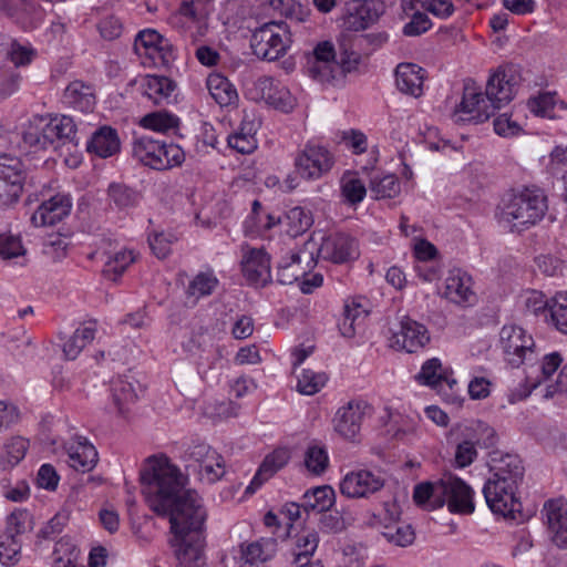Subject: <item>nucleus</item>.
Segmentation results:
<instances>
[{
	"mask_svg": "<svg viewBox=\"0 0 567 567\" xmlns=\"http://www.w3.org/2000/svg\"><path fill=\"white\" fill-rule=\"evenodd\" d=\"M142 492L153 512L168 517L169 540L176 567H205L206 509L195 491L185 489L187 477L166 456L148 458L141 474Z\"/></svg>",
	"mask_w": 567,
	"mask_h": 567,
	"instance_id": "f257e3e1",
	"label": "nucleus"
},
{
	"mask_svg": "<svg viewBox=\"0 0 567 567\" xmlns=\"http://www.w3.org/2000/svg\"><path fill=\"white\" fill-rule=\"evenodd\" d=\"M519 83V75L514 66H501L486 83L485 93L475 84H465L462 101L456 113L461 121L475 124L487 121L514 97Z\"/></svg>",
	"mask_w": 567,
	"mask_h": 567,
	"instance_id": "f03ea898",
	"label": "nucleus"
},
{
	"mask_svg": "<svg viewBox=\"0 0 567 567\" xmlns=\"http://www.w3.org/2000/svg\"><path fill=\"white\" fill-rule=\"evenodd\" d=\"M489 478L483 487L487 506L494 514L515 518L520 503L516 497L525 468L516 454L494 450L488 455Z\"/></svg>",
	"mask_w": 567,
	"mask_h": 567,
	"instance_id": "7ed1b4c3",
	"label": "nucleus"
},
{
	"mask_svg": "<svg viewBox=\"0 0 567 567\" xmlns=\"http://www.w3.org/2000/svg\"><path fill=\"white\" fill-rule=\"evenodd\" d=\"M547 197L539 188H523L504 195L499 220L512 231H522L539 223L547 212Z\"/></svg>",
	"mask_w": 567,
	"mask_h": 567,
	"instance_id": "20e7f679",
	"label": "nucleus"
},
{
	"mask_svg": "<svg viewBox=\"0 0 567 567\" xmlns=\"http://www.w3.org/2000/svg\"><path fill=\"white\" fill-rule=\"evenodd\" d=\"M132 156L140 164L156 171L181 166L185 161V153L177 144L156 140L150 135L134 138Z\"/></svg>",
	"mask_w": 567,
	"mask_h": 567,
	"instance_id": "39448f33",
	"label": "nucleus"
},
{
	"mask_svg": "<svg viewBox=\"0 0 567 567\" xmlns=\"http://www.w3.org/2000/svg\"><path fill=\"white\" fill-rule=\"evenodd\" d=\"M37 176L30 174L22 161L10 154H0V200L3 205L16 204L24 187L27 190L40 185Z\"/></svg>",
	"mask_w": 567,
	"mask_h": 567,
	"instance_id": "423d86ee",
	"label": "nucleus"
},
{
	"mask_svg": "<svg viewBox=\"0 0 567 567\" xmlns=\"http://www.w3.org/2000/svg\"><path fill=\"white\" fill-rule=\"evenodd\" d=\"M291 44V37L284 23L269 22L256 29L250 47L256 56L275 61L284 56Z\"/></svg>",
	"mask_w": 567,
	"mask_h": 567,
	"instance_id": "0eeeda50",
	"label": "nucleus"
},
{
	"mask_svg": "<svg viewBox=\"0 0 567 567\" xmlns=\"http://www.w3.org/2000/svg\"><path fill=\"white\" fill-rule=\"evenodd\" d=\"M504 360L513 368L536 360L535 341L522 327L504 326L499 333Z\"/></svg>",
	"mask_w": 567,
	"mask_h": 567,
	"instance_id": "6e6552de",
	"label": "nucleus"
},
{
	"mask_svg": "<svg viewBox=\"0 0 567 567\" xmlns=\"http://www.w3.org/2000/svg\"><path fill=\"white\" fill-rule=\"evenodd\" d=\"M187 470H192L198 480L206 484H214L226 473L224 457L212 446L205 443L192 445L185 456Z\"/></svg>",
	"mask_w": 567,
	"mask_h": 567,
	"instance_id": "1a4fd4ad",
	"label": "nucleus"
},
{
	"mask_svg": "<svg viewBox=\"0 0 567 567\" xmlns=\"http://www.w3.org/2000/svg\"><path fill=\"white\" fill-rule=\"evenodd\" d=\"M334 164L331 152L319 144L307 143L297 152L295 167L297 173L305 179L315 181L330 172Z\"/></svg>",
	"mask_w": 567,
	"mask_h": 567,
	"instance_id": "9d476101",
	"label": "nucleus"
},
{
	"mask_svg": "<svg viewBox=\"0 0 567 567\" xmlns=\"http://www.w3.org/2000/svg\"><path fill=\"white\" fill-rule=\"evenodd\" d=\"M440 507L447 505L451 513L472 514L474 512L473 491L461 478L445 474L439 480Z\"/></svg>",
	"mask_w": 567,
	"mask_h": 567,
	"instance_id": "9b49d317",
	"label": "nucleus"
},
{
	"mask_svg": "<svg viewBox=\"0 0 567 567\" xmlns=\"http://www.w3.org/2000/svg\"><path fill=\"white\" fill-rule=\"evenodd\" d=\"M373 408L363 400H351L338 409L333 417L334 431L343 439L357 441L362 423L371 417Z\"/></svg>",
	"mask_w": 567,
	"mask_h": 567,
	"instance_id": "f8f14e48",
	"label": "nucleus"
},
{
	"mask_svg": "<svg viewBox=\"0 0 567 567\" xmlns=\"http://www.w3.org/2000/svg\"><path fill=\"white\" fill-rule=\"evenodd\" d=\"M134 50L138 55H146L155 63L168 64L174 60V47L169 40L153 29H146L137 33Z\"/></svg>",
	"mask_w": 567,
	"mask_h": 567,
	"instance_id": "ddd939ff",
	"label": "nucleus"
},
{
	"mask_svg": "<svg viewBox=\"0 0 567 567\" xmlns=\"http://www.w3.org/2000/svg\"><path fill=\"white\" fill-rule=\"evenodd\" d=\"M382 4L375 0H350L343 10V27L350 31H361L379 20Z\"/></svg>",
	"mask_w": 567,
	"mask_h": 567,
	"instance_id": "4468645a",
	"label": "nucleus"
},
{
	"mask_svg": "<svg viewBox=\"0 0 567 567\" xmlns=\"http://www.w3.org/2000/svg\"><path fill=\"white\" fill-rule=\"evenodd\" d=\"M384 486L381 475L368 470L352 471L341 480L340 492L348 498H364Z\"/></svg>",
	"mask_w": 567,
	"mask_h": 567,
	"instance_id": "2eb2a0df",
	"label": "nucleus"
},
{
	"mask_svg": "<svg viewBox=\"0 0 567 567\" xmlns=\"http://www.w3.org/2000/svg\"><path fill=\"white\" fill-rule=\"evenodd\" d=\"M249 92L254 100L265 101L267 104L284 112H290L296 104L295 97L289 90L270 76L258 78Z\"/></svg>",
	"mask_w": 567,
	"mask_h": 567,
	"instance_id": "dca6fc26",
	"label": "nucleus"
},
{
	"mask_svg": "<svg viewBox=\"0 0 567 567\" xmlns=\"http://www.w3.org/2000/svg\"><path fill=\"white\" fill-rule=\"evenodd\" d=\"M317 256L333 264H346L359 257L358 244L344 234L330 235L322 239Z\"/></svg>",
	"mask_w": 567,
	"mask_h": 567,
	"instance_id": "f3484780",
	"label": "nucleus"
},
{
	"mask_svg": "<svg viewBox=\"0 0 567 567\" xmlns=\"http://www.w3.org/2000/svg\"><path fill=\"white\" fill-rule=\"evenodd\" d=\"M71 208V197L66 194H56L41 203L31 215L30 221L34 227L53 226L69 216Z\"/></svg>",
	"mask_w": 567,
	"mask_h": 567,
	"instance_id": "a211bd4d",
	"label": "nucleus"
},
{
	"mask_svg": "<svg viewBox=\"0 0 567 567\" xmlns=\"http://www.w3.org/2000/svg\"><path fill=\"white\" fill-rule=\"evenodd\" d=\"M444 297L460 307H471L476 301L472 277L461 269H453L445 280Z\"/></svg>",
	"mask_w": 567,
	"mask_h": 567,
	"instance_id": "6ab92c4d",
	"label": "nucleus"
},
{
	"mask_svg": "<svg viewBox=\"0 0 567 567\" xmlns=\"http://www.w3.org/2000/svg\"><path fill=\"white\" fill-rule=\"evenodd\" d=\"M247 281L256 287H265L271 281L270 258L262 249H250L241 261Z\"/></svg>",
	"mask_w": 567,
	"mask_h": 567,
	"instance_id": "aec40b11",
	"label": "nucleus"
},
{
	"mask_svg": "<svg viewBox=\"0 0 567 567\" xmlns=\"http://www.w3.org/2000/svg\"><path fill=\"white\" fill-rule=\"evenodd\" d=\"M543 516L551 542L559 548L567 547V511L560 499H549L543 508Z\"/></svg>",
	"mask_w": 567,
	"mask_h": 567,
	"instance_id": "412c9836",
	"label": "nucleus"
},
{
	"mask_svg": "<svg viewBox=\"0 0 567 567\" xmlns=\"http://www.w3.org/2000/svg\"><path fill=\"white\" fill-rule=\"evenodd\" d=\"M64 449L69 465L78 472L92 471L99 461L96 449L86 437H73L65 443Z\"/></svg>",
	"mask_w": 567,
	"mask_h": 567,
	"instance_id": "4be33fe9",
	"label": "nucleus"
},
{
	"mask_svg": "<svg viewBox=\"0 0 567 567\" xmlns=\"http://www.w3.org/2000/svg\"><path fill=\"white\" fill-rule=\"evenodd\" d=\"M0 12L22 25L33 28L44 17V10L27 0H0Z\"/></svg>",
	"mask_w": 567,
	"mask_h": 567,
	"instance_id": "5701e85b",
	"label": "nucleus"
},
{
	"mask_svg": "<svg viewBox=\"0 0 567 567\" xmlns=\"http://www.w3.org/2000/svg\"><path fill=\"white\" fill-rule=\"evenodd\" d=\"M400 326V331L394 334L395 343L406 352H416L430 341L429 331L422 323L404 317Z\"/></svg>",
	"mask_w": 567,
	"mask_h": 567,
	"instance_id": "b1692460",
	"label": "nucleus"
},
{
	"mask_svg": "<svg viewBox=\"0 0 567 567\" xmlns=\"http://www.w3.org/2000/svg\"><path fill=\"white\" fill-rule=\"evenodd\" d=\"M290 460V452L288 449L280 447L268 454L260 464L252 481L246 488L247 494H252L266 481L272 477L279 470L288 464Z\"/></svg>",
	"mask_w": 567,
	"mask_h": 567,
	"instance_id": "393cba45",
	"label": "nucleus"
},
{
	"mask_svg": "<svg viewBox=\"0 0 567 567\" xmlns=\"http://www.w3.org/2000/svg\"><path fill=\"white\" fill-rule=\"evenodd\" d=\"M308 259V265L313 261L311 251H290L281 258L277 266V281L281 285H291L306 275L307 269L301 266L302 260Z\"/></svg>",
	"mask_w": 567,
	"mask_h": 567,
	"instance_id": "a878e982",
	"label": "nucleus"
},
{
	"mask_svg": "<svg viewBox=\"0 0 567 567\" xmlns=\"http://www.w3.org/2000/svg\"><path fill=\"white\" fill-rule=\"evenodd\" d=\"M415 379L420 384L431 386L432 389H442L444 384L453 389L454 384H456V380L452 378V371L449 368H444L437 358L425 361Z\"/></svg>",
	"mask_w": 567,
	"mask_h": 567,
	"instance_id": "bb28decb",
	"label": "nucleus"
},
{
	"mask_svg": "<svg viewBox=\"0 0 567 567\" xmlns=\"http://www.w3.org/2000/svg\"><path fill=\"white\" fill-rule=\"evenodd\" d=\"M425 71L414 63H400L395 69L396 87L404 94L420 96L423 92Z\"/></svg>",
	"mask_w": 567,
	"mask_h": 567,
	"instance_id": "cd10ccee",
	"label": "nucleus"
},
{
	"mask_svg": "<svg viewBox=\"0 0 567 567\" xmlns=\"http://www.w3.org/2000/svg\"><path fill=\"white\" fill-rule=\"evenodd\" d=\"M140 89L154 105H162L168 103L176 84L167 76L148 74L141 80Z\"/></svg>",
	"mask_w": 567,
	"mask_h": 567,
	"instance_id": "c85d7f7f",
	"label": "nucleus"
},
{
	"mask_svg": "<svg viewBox=\"0 0 567 567\" xmlns=\"http://www.w3.org/2000/svg\"><path fill=\"white\" fill-rule=\"evenodd\" d=\"M121 143L116 130L102 126L96 130L86 144L87 152L101 158L111 157L120 152Z\"/></svg>",
	"mask_w": 567,
	"mask_h": 567,
	"instance_id": "c756f323",
	"label": "nucleus"
},
{
	"mask_svg": "<svg viewBox=\"0 0 567 567\" xmlns=\"http://www.w3.org/2000/svg\"><path fill=\"white\" fill-rule=\"evenodd\" d=\"M313 54L315 61L308 68L309 73L320 81L329 80L332 76L331 64L337 59L333 44L329 41L320 42L315 48Z\"/></svg>",
	"mask_w": 567,
	"mask_h": 567,
	"instance_id": "7c9ffc66",
	"label": "nucleus"
},
{
	"mask_svg": "<svg viewBox=\"0 0 567 567\" xmlns=\"http://www.w3.org/2000/svg\"><path fill=\"white\" fill-rule=\"evenodd\" d=\"M64 103L81 112H91L95 105L94 89L82 81L71 82L63 94Z\"/></svg>",
	"mask_w": 567,
	"mask_h": 567,
	"instance_id": "2f4dec72",
	"label": "nucleus"
},
{
	"mask_svg": "<svg viewBox=\"0 0 567 567\" xmlns=\"http://www.w3.org/2000/svg\"><path fill=\"white\" fill-rule=\"evenodd\" d=\"M319 544L318 533L315 530L303 529L295 536L292 555V565L295 567H305L310 565V557L316 551Z\"/></svg>",
	"mask_w": 567,
	"mask_h": 567,
	"instance_id": "473e14b6",
	"label": "nucleus"
},
{
	"mask_svg": "<svg viewBox=\"0 0 567 567\" xmlns=\"http://www.w3.org/2000/svg\"><path fill=\"white\" fill-rule=\"evenodd\" d=\"M277 549L275 538H261L260 540L241 545V559L244 567H256L272 557Z\"/></svg>",
	"mask_w": 567,
	"mask_h": 567,
	"instance_id": "72a5a7b5",
	"label": "nucleus"
},
{
	"mask_svg": "<svg viewBox=\"0 0 567 567\" xmlns=\"http://www.w3.org/2000/svg\"><path fill=\"white\" fill-rule=\"evenodd\" d=\"M280 223V217L266 212L259 200H254L251 213L245 221V229L251 236H261Z\"/></svg>",
	"mask_w": 567,
	"mask_h": 567,
	"instance_id": "f704fd0d",
	"label": "nucleus"
},
{
	"mask_svg": "<svg viewBox=\"0 0 567 567\" xmlns=\"http://www.w3.org/2000/svg\"><path fill=\"white\" fill-rule=\"evenodd\" d=\"M96 321H89L78 328L74 333L64 342L63 353L65 359L74 360L81 351L93 341L96 332Z\"/></svg>",
	"mask_w": 567,
	"mask_h": 567,
	"instance_id": "c9c22d12",
	"label": "nucleus"
},
{
	"mask_svg": "<svg viewBox=\"0 0 567 567\" xmlns=\"http://www.w3.org/2000/svg\"><path fill=\"white\" fill-rule=\"evenodd\" d=\"M22 140L25 145L35 151L47 150L52 146L47 127V120L38 116L30 120L22 132Z\"/></svg>",
	"mask_w": 567,
	"mask_h": 567,
	"instance_id": "e433bc0d",
	"label": "nucleus"
},
{
	"mask_svg": "<svg viewBox=\"0 0 567 567\" xmlns=\"http://www.w3.org/2000/svg\"><path fill=\"white\" fill-rule=\"evenodd\" d=\"M206 86L210 96L220 106H228L238 97L234 85L220 74H210L206 80Z\"/></svg>",
	"mask_w": 567,
	"mask_h": 567,
	"instance_id": "4c0bfd02",
	"label": "nucleus"
},
{
	"mask_svg": "<svg viewBox=\"0 0 567 567\" xmlns=\"http://www.w3.org/2000/svg\"><path fill=\"white\" fill-rule=\"evenodd\" d=\"M106 195L110 205L120 210L135 207L141 199V195L137 190L124 183L117 182H113L109 185Z\"/></svg>",
	"mask_w": 567,
	"mask_h": 567,
	"instance_id": "58836bf2",
	"label": "nucleus"
},
{
	"mask_svg": "<svg viewBox=\"0 0 567 567\" xmlns=\"http://www.w3.org/2000/svg\"><path fill=\"white\" fill-rule=\"evenodd\" d=\"M29 449V441L23 436L8 439L0 454V466L2 470H11L17 466L25 456Z\"/></svg>",
	"mask_w": 567,
	"mask_h": 567,
	"instance_id": "ea45409f",
	"label": "nucleus"
},
{
	"mask_svg": "<svg viewBox=\"0 0 567 567\" xmlns=\"http://www.w3.org/2000/svg\"><path fill=\"white\" fill-rule=\"evenodd\" d=\"M47 127L52 145L55 142L65 144L66 142L75 141L76 125L71 116H55L47 121Z\"/></svg>",
	"mask_w": 567,
	"mask_h": 567,
	"instance_id": "a19ab883",
	"label": "nucleus"
},
{
	"mask_svg": "<svg viewBox=\"0 0 567 567\" xmlns=\"http://www.w3.org/2000/svg\"><path fill=\"white\" fill-rule=\"evenodd\" d=\"M334 499L336 494L332 487L328 485L318 486L305 493L302 506L307 511L311 509L321 513L330 509L334 504Z\"/></svg>",
	"mask_w": 567,
	"mask_h": 567,
	"instance_id": "79ce46f5",
	"label": "nucleus"
},
{
	"mask_svg": "<svg viewBox=\"0 0 567 567\" xmlns=\"http://www.w3.org/2000/svg\"><path fill=\"white\" fill-rule=\"evenodd\" d=\"M360 38L344 34L339 40L338 61L346 72H351L357 69L360 63L361 55L354 50L357 42Z\"/></svg>",
	"mask_w": 567,
	"mask_h": 567,
	"instance_id": "37998d69",
	"label": "nucleus"
},
{
	"mask_svg": "<svg viewBox=\"0 0 567 567\" xmlns=\"http://www.w3.org/2000/svg\"><path fill=\"white\" fill-rule=\"evenodd\" d=\"M280 224L285 226L286 233L290 237H297L311 226L312 218L303 208L293 207L285 214Z\"/></svg>",
	"mask_w": 567,
	"mask_h": 567,
	"instance_id": "c03bdc74",
	"label": "nucleus"
},
{
	"mask_svg": "<svg viewBox=\"0 0 567 567\" xmlns=\"http://www.w3.org/2000/svg\"><path fill=\"white\" fill-rule=\"evenodd\" d=\"M563 358L559 352L545 354L539 365V374L534 371L527 372L526 380L530 382L532 388H536L544 381H547L561 365Z\"/></svg>",
	"mask_w": 567,
	"mask_h": 567,
	"instance_id": "a18cd8bd",
	"label": "nucleus"
},
{
	"mask_svg": "<svg viewBox=\"0 0 567 567\" xmlns=\"http://www.w3.org/2000/svg\"><path fill=\"white\" fill-rule=\"evenodd\" d=\"M218 285V279L212 271L197 274L187 287L188 298H194L197 301L202 297L213 293Z\"/></svg>",
	"mask_w": 567,
	"mask_h": 567,
	"instance_id": "49530a36",
	"label": "nucleus"
},
{
	"mask_svg": "<svg viewBox=\"0 0 567 567\" xmlns=\"http://www.w3.org/2000/svg\"><path fill=\"white\" fill-rule=\"evenodd\" d=\"M141 125L155 132L166 133L178 128L179 118L167 112H153L142 117Z\"/></svg>",
	"mask_w": 567,
	"mask_h": 567,
	"instance_id": "de8ad7c7",
	"label": "nucleus"
},
{
	"mask_svg": "<svg viewBox=\"0 0 567 567\" xmlns=\"http://www.w3.org/2000/svg\"><path fill=\"white\" fill-rule=\"evenodd\" d=\"M382 536L391 544L405 547L414 540V530L405 523L384 524L381 530Z\"/></svg>",
	"mask_w": 567,
	"mask_h": 567,
	"instance_id": "09e8293b",
	"label": "nucleus"
},
{
	"mask_svg": "<svg viewBox=\"0 0 567 567\" xmlns=\"http://www.w3.org/2000/svg\"><path fill=\"white\" fill-rule=\"evenodd\" d=\"M400 190V182L394 175L374 176L370 182V192L375 199L394 198Z\"/></svg>",
	"mask_w": 567,
	"mask_h": 567,
	"instance_id": "8fccbe9b",
	"label": "nucleus"
},
{
	"mask_svg": "<svg viewBox=\"0 0 567 567\" xmlns=\"http://www.w3.org/2000/svg\"><path fill=\"white\" fill-rule=\"evenodd\" d=\"M212 343L213 338L208 330L204 327H198L182 342V348L187 354L197 357L206 351Z\"/></svg>",
	"mask_w": 567,
	"mask_h": 567,
	"instance_id": "3c124183",
	"label": "nucleus"
},
{
	"mask_svg": "<svg viewBox=\"0 0 567 567\" xmlns=\"http://www.w3.org/2000/svg\"><path fill=\"white\" fill-rule=\"evenodd\" d=\"M341 194L350 205H357L367 195L364 183L354 174H344L341 178Z\"/></svg>",
	"mask_w": 567,
	"mask_h": 567,
	"instance_id": "603ef678",
	"label": "nucleus"
},
{
	"mask_svg": "<svg viewBox=\"0 0 567 567\" xmlns=\"http://www.w3.org/2000/svg\"><path fill=\"white\" fill-rule=\"evenodd\" d=\"M112 391L113 402L117 409V412L124 415L126 412H128L130 405L133 404L137 399L135 389L132 383L124 380H117L114 382Z\"/></svg>",
	"mask_w": 567,
	"mask_h": 567,
	"instance_id": "864d4df0",
	"label": "nucleus"
},
{
	"mask_svg": "<svg viewBox=\"0 0 567 567\" xmlns=\"http://www.w3.org/2000/svg\"><path fill=\"white\" fill-rule=\"evenodd\" d=\"M439 487V481L431 483L425 482L417 484L414 487L413 499L414 502L427 509L440 508V495L436 493Z\"/></svg>",
	"mask_w": 567,
	"mask_h": 567,
	"instance_id": "5fc2aeb1",
	"label": "nucleus"
},
{
	"mask_svg": "<svg viewBox=\"0 0 567 567\" xmlns=\"http://www.w3.org/2000/svg\"><path fill=\"white\" fill-rule=\"evenodd\" d=\"M21 556V543L11 534L0 533V563L6 566L14 565Z\"/></svg>",
	"mask_w": 567,
	"mask_h": 567,
	"instance_id": "6e6d98bb",
	"label": "nucleus"
},
{
	"mask_svg": "<svg viewBox=\"0 0 567 567\" xmlns=\"http://www.w3.org/2000/svg\"><path fill=\"white\" fill-rule=\"evenodd\" d=\"M135 259L136 255L133 250H120L106 262L104 271L109 276L113 275L112 279L116 280Z\"/></svg>",
	"mask_w": 567,
	"mask_h": 567,
	"instance_id": "4d7b16f0",
	"label": "nucleus"
},
{
	"mask_svg": "<svg viewBox=\"0 0 567 567\" xmlns=\"http://www.w3.org/2000/svg\"><path fill=\"white\" fill-rule=\"evenodd\" d=\"M327 377L324 373H316L311 370H303L298 377L297 389L306 395H313L326 384Z\"/></svg>",
	"mask_w": 567,
	"mask_h": 567,
	"instance_id": "13d9d810",
	"label": "nucleus"
},
{
	"mask_svg": "<svg viewBox=\"0 0 567 567\" xmlns=\"http://www.w3.org/2000/svg\"><path fill=\"white\" fill-rule=\"evenodd\" d=\"M329 464L327 451L318 445H310L305 454V465L307 470L316 475L326 471Z\"/></svg>",
	"mask_w": 567,
	"mask_h": 567,
	"instance_id": "bf43d9fd",
	"label": "nucleus"
},
{
	"mask_svg": "<svg viewBox=\"0 0 567 567\" xmlns=\"http://www.w3.org/2000/svg\"><path fill=\"white\" fill-rule=\"evenodd\" d=\"M31 529V515L27 511H16L8 517L7 527L2 534H11L12 537L18 538V536Z\"/></svg>",
	"mask_w": 567,
	"mask_h": 567,
	"instance_id": "052dcab7",
	"label": "nucleus"
},
{
	"mask_svg": "<svg viewBox=\"0 0 567 567\" xmlns=\"http://www.w3.org/2000/svg\"><path fill=\"white\" fill-rule=\"evenodd\" d=\"M550 319L559 332L567 334V292H558L553 297Z\"/></svg>",
	"mask_w": 567,
	"mask_h": 567,
	"instance_id": "680f3d73",
	"label": "nucleus"
},
{
	"mask_svg": "<svg viewBox=\"0 0 567 567\" xmlns=\"http://www.w3.org/2000/svg\"><path fill=\"white\" fill-rule=\"evenodd\" d=\"M177 236L169 231H155L148 235V244L158 258H165L171 252V247L177 241Z\"/></svg>",
	"mask_w": 567,
	"mask_h": 567,
	"instance_id": "e2e57ef3",
	"label": "nucleus"
},
{
	"mask_svg": "<svg viewBox=\"0 0 567 567\" xmlns=\"http://www.w3.org/2000/svg\"><path fill=\"white\" fill-rule=\"evenodd\" d=\"M37 50L30 44H21L18 41L11 43L8 56L14 66L29 65L37 56Z\"/></svg>",
	"mask_w": 567,
	"mask_h": 567,
	"instance_id": "0e129e2a",
	"label": "nucleus"
},
{
	"mask_svg": "<svg viewBox=\"0 0 567 567\" xmlns=\"http://www.w3.org/2000/svg\"><path fill=\"white\" fill-rule=\"evenodd\" d=\"M556 106L555 94L543 93L528 101L529 110L537 116L553 118L555 116L554 110Z\"/></svg>",
	"mask_w": 567,
	"mask_h": 567,
	"instance_id": "69168bd1",
	"label": "nucleus"
},
{
	"mask_svg": "<svg viewBox=\"0 0 567 567\" xmlns=\"http://www.w3.org/2000/svg\"><path fill=\"white\" fill-rule=\"evenodd\" d=\"M538 270L548 277H557L564 274L565 261L553 255H540L535 259Z\"/></svg>",
	"mask_w": 567,
	"mask_h": 567,
	"instance_id": "338daca9",
	"label": "nucleus"
},
{
	"mask_svg": "<svg viewBox=\"0 0 567 567\" xmlns=\"http://www.w3.org/2000/svg\"><path fill=\"white\" fill-rule=\"evenodd\" d=\"M25 254V249L19 237L13 235H0V257L2 259H12Z\"/></svg>",
	"mask_w": 567,
	"mask_h": 567,
	"instance_id": "774afa93",
	"label": "nucleus"
}]
</instances>
